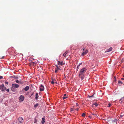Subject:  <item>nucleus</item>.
<instances>
[{
    "mask_svg": "<svg viewBox=\"0 0 124 124\" xmlns=\"http://www.w3.org/2000/svg\"><path fill=\"white\" fill-rule=\"evenodd\" d=\"M75 109L74 108H71V110L70 111L71 112H72V111H75Z\"/></svg>",
    "mask_w": 124,
    "mask_h": 124,
    "instance_id": "nucleus-17",
    "label": "nucleus"
},
{
    "mask_svg": "<svg viewBox=\"0 0 124 124\" xmlns=\"http://www.w3.org/2000/svg\"><path fill=\"white\" fill-rule=\"evenodd\" d=\"M44 86L42 85H41L40 86V91H43L44 90Z\"/></svg>",
    "mask_w": 124,
    "mask_h": 124,
    "instance_id": "nucleus-7",
    "label": "nucleus"
},
{
    "mask_svg": "<svg viewBox=\"0 0 124 124\" xmlns=\"http://www.w3.org/2000/svg\"><path fill=\"white\" fill-rule=\"evenodd\" d=\"M121 79L122 80H124V78H121Z\"/></svg>",
    "mask_w": 124,
    "mask_h": 124,
    "instance_id": "nucleus-41",
    "label": "nucleus"
},
{
    "mask_svg": "<svg viewBox=\"0 0 124 124\" xmlns=\"http://www.w3.org/2000/svg\"><path fill=\"white\" fill-rule=\"evenodd\" d=\"M4 56H2V57H1V59H3L4 58Z\"/></svg>",
    "mask_w": 124,
    "mask_h": 124,
    "instance_id": "nucleus-40",
    "label": "nucleus"
},
{
    "mask_svg": "<svg viewBox=\"0 0 124 124\" xmlns=\"http://www.w3.org/2000/svg\"><path fill=\"white\" fill-rule=\"evenodd\" d=\"M2 78H3V77L2 76H0V79H2Z\"/></svg>",
    "mask_w": 124,
    "mask_h": 124,
    "instance_id": "nucleus-33",
    "label": "nucleus"
},
{
    "mask_svg": "<svg viewBox=\"0 0 124 124\" xmlns=\"http://www.w3.org/2000/svg\"><path fill=\"white\" fill-rule=\"evenodd\" d=\"M111 104L110 103H109L108 104L107 107H110L111 106Z\"/></svg>",
    "mask_w": 124,
    "mask_h": 124,
    "instance_id": "nucleus-21",
    "label": "nucleus"
},
{
    "mask_svg": "<svg viewBox=\"0 0 124 124\" xmlns=\"http://www.w3.org/2000/svg\"><path fill=\"white\" fill-rule=\"evenodd\" d=\"M32 63H34L33 65H35L36 64V63H34V62H32Z\"/></svg>",
    "mask_w": 124,
    "mask_h": 124,
    "instance_id": "nucleus-39",
    "label": "nucleus"
},
{
    "mask_svg": "<svg viewBox=\"0 0 124 124\" xmlns=\"http://www.w3.org/2000/svg\"><path fill=\"white\" fill-rule=\"evenodd\" d=\"M68 53V51H67L65 53H66V54H67Z\"/></svg>",
    "mask_w": 124,
    "mask_h": 124,
    "instance_id": "nucleus-37",
    "label": "nucleus"
},
{
    "mask_svg": "<svg viewBox=\"0 0 124 124\" xmlns=\"http://www.w3.org/2000/svg\"><path fill=\"white\" fill-rule=\"evenodd\" d=\"M24 98V97L22 95H21L19 98V100L21 101H23Z\"/></svg>",
    "mask_w": 124,
    "mask_h": 124,
    "instance_id": "nucleus-6",
    "label": "nucleus"
},
{
    "mask_svg": "<svg viewBox=\"0 0 124 124\" xmlns=\"http://www.w3.org/2000/svg\"><path fill=\"white\" fill-rule=\"evenodd\" d=\"M89 117L90 118V117H91L90 116H89Z\"/></svg>",
    "mask_w": 124,
    "mask_h": 124,
    "instance_id": "nucleus-43",
    "label": "nucleus"
},
{
    "mask_svg": "<svg viewBox=\"0 0 124 124\" xmlns=\"http://www.w3.org/2000/svg\"><path fill=\"white\" fill-rule=\"evenodd\" d=\"M123 99V100H124V96L121 99H120V100Z\"/></svg>",
    "mask_w": 124,
    "mask_h": 124,
    "instance_id": "nucleus-29",
    "label": "nucleus"
},
{
    "mask_svg": "<svg viewBox=\"0 0 124 124\" xmlns=\"http://www.w3.org/2000/svg\"><path fill=\"white\" fill-rule=\"evenodd\" d=\"M93 105H95V106L97 107L98 105V104L96 102L92 104V106H93Z\"/></svg>",
    "mask_w": 124,
    "mask_h": 124,
    "instance_id": "nucleus-16",
    "label": "nucleus"
},
{
    "mask_svg": "<svg viewBox=\"0 0 124 124\" xmlns=\"http://www.w3.org/2000/svg\"><path fill=\"white\" fill-rule=\"evenodd\" d=\"M5 83L6 84H7V85H8V82H5Z\"/></svg>",
    "mask_w": 124,
    "mask_h": 124,
    "instance_id": "nucleus-36",
    "label": "nucleus"
},
{
    "mask_svg": "<svg viewBox=\"0 0 124 124\" xmlns=\"http://www.w3.org/2000/svg\"><path fill=\"white\" fill-rule=\"evenodd\" d=\"M6 91L7 92H9V89H7L6 90Z\"/></svg>",
    "mask_w": 124,
    "mask_h": 124,
    "instance_id": "nucleus-34",
    "label": "nucleus"
},
{
    "mask_svg": "<svg viewBox=\"0 0 124 124\" xmlns=\"http://www.w3.org/2000/svg\"><path fill=\"white\" fill-rule=\"evenodd\" d=\"M86 70V69L83 68L80 70L79 74V76L80 78H81L82 80L85 77V73Z\"/></svg>",
    "mask_w": 124,
    "mask_h": 124,
    "instance_id": "nucleus-1",
    "label": "nucleus"
},
{
    "mask_svg": "<svg viewBox=\"0 0 124 124\" xmlns=\"http://www.w3.org/2000/svg\"><path fill=\"white\" fill-rule=\"evenodd\" d=\"M45 118H42L41 121V123L42 124H44L45 122Z\"/></svg>",
    "mask_w": 124,
    "mask_h": 124,
    "instance_id": "nucleus-10",
    "label": "nucleus"
},
{
    "mask_svg": "<svg viewBox=\"0 0 124 124\" xmlns=\"http://www.w3.org/2000/svg\"><path fill=\"white\" fill-rule=\"evenodd\" d=\"M83 49V50L84 51H85V48H84V47H83L82 48Z\"/></svg>",
    "mask_w": 124,
    "mask_h": 124,
    "instance_id": "nucleus-31",
    "label": "nucleus"
},
{
    "mask_svg": "<svg viewBox=\"0 0 124 124\" xmlns=\"http://www.w3.org/2000/svg\"><path fill=\"white\" fill-rule=\"evenodd\" d=\"M12 86L13 87L15 88H18L19 87V85L16 84H12Z\"/></svg>",
    "mask_w": 124,
    "mask_h": 124,
    "instance_id": "nucleus-4",
    "label": "nucleus"
},
{
    "mask_svg": "<svg viewBox=\"0 0 124 124\" xmlns=\"http://www.w3.org/2000/svg\"><path fill=\"white\" fill-rule=\"evenodd\" d=\"M16 83H20V84H21L22 83H23V82H22L21 81H18V80H16Z\"/></svg>",
    "mask_w": 124,
    "mask_h": 124,
    "instance_id": "nucleus-12",
    "label": "nucleus"
},
{
    "mask_svg": "<svg viewBox=\"0 0 124 124\" xmlns=\"http://www.w3.org/2000/svg\"><path fill=\"white\" fill-rule=\"evenodd\" d=\"M118 84H122L123 83V82H122L121 81H119L118 82Z\"/></svg>",
    "mask_w": 124,
    "mask_h": 124,
    "instance_id": "nucleus-20",
    "label": "nucleus"
},
{
    "mask_svg": "<svg viewBox=\"0 0 124 124\" xmlns=\"http://www.w3.org/2000/svg\"><path fill=\"white\" fill-rule=\"evenodd\" d=\"M82 116L83 117H84L85 116V114L84 113H83L82 114Z\"/></svg>",
    "mask_w": 124,
    "mask_h": 124,
    "instance_id": "nucleus-26",
    "label": "nucleus"
},
{
    "mask_svg": "<svg viewBox=\"0 0 124 124\" xmlns=\"http://www.w3.org/2000/svg\"><path fill=\"white\" fill-rule=\"evenodd\" d=\"M122 116H121V117H122Z\"/></svg>",
    "mask_w": 124,
    "mask_h": 124,
    "instance_id": "nucleus-45",
    "label": "nucleus"
},
{
    "mask_svg": "<svg viewBox=\"0 0 124 124\" xmlns=\"http://www.w3.org/2000/svg\"><path fill=\"white\" fill-rule=\"evenodd\" d=\"M18 120L20 123H23V118L22 117H19Z\"/></svg>",
    "mask_w": 124,
    "mask_h": 124,
    "instance_id": "nucleus-2",
    "label": "nucleus"
},
{
    "mask_svg": "<svg viewBox=\"0 0 124 124\" xmlns=\"http://www.w3.org/2000/svg\"><path fill=\"white\" fill-rule=\"evenodd\" d=\"M29 87L28 86H26L25 87L23 88V89L25 90V91H27L29 89Z\"/></svg>",
    "mask_w": 124,
    "mask_h": 124,
    "instance_id": "nucleus-11",
    "label": "nucleus"
},
{
    "mask_svg": "<svg viewBox=\"0 0 124 124\" xmlns=\"http://www.w3.org/2000/svg\"><path fill=\"white\" fill-rule=\"evenodd\" d=\"M67 97V96H66V94H64L63 96L62 97V98L63 99H66V98Z\"/></svg>",
    "mask_w": 124,
    "mask_h": 124,
    "instance_id": "nucleus-13",
    "label": "nucleus"
},
{
    "mask_svg": "<svg viewBox=\"0 0 124 124\" xmlns=\"http://www.w3.org/2000/svg\"><path fill=\"white\" fill-rule=\"evenodd\" d=\"M54 79H52L51 81V83L52 84H54Z\"/></svg>",
    "mask_w": 124,
    "mask_h": 124,
    "instance_id": "nucleus-18",
    "label": "nucleus"
},
{
    "mask_svg": "<svg viewBox=\"0 0 124 124\" xmlns=\"http://www.w3.org/2000/svg\"><path fill=\"white\" fill-rule=\"evenodd\" d=\"M37 120L36 118H35V120H34V123H37Z\"/></svg>",
    "mask_w": 124,
    "mask_h": 124,
    "instance_id": "nucleus-22",
    "label": "nucleus"
},
{
    "mask_svg": "<svg viewBox=\"0 0 124 124\" xmlns=\"http://www.w3.org/2000/svg\"><path fill=\"white\" fill-rule=\"evenodd\" d=\"M56 66L57 68H56V69H57V70H60V69L59 68L58 66L57 65H56Z\"/></svg>",
    "mask_w": 124,
    "mask_h": 124,
    "instance_id": "nucleus-24",
    "label": "nucleus"
},
{
    "mask_svg": "<svg viewBox=\"0 0 124 124\" xmlns=\"http://www.w3.org/2000/svg\"><path fill=\"white\" fill-rule=\"evenodd\" d=\"M88 52V51L87 49H86L85 50V51H84L83 52V53H82V54H81V55L82 56H84L86 54H87Z\"/></svg>",
    "mask_w": 124,
    "mask_h": 124,
    "instance_id": "nucleus-3",
    "label": "nucleus"
},
{
    "mask_svg": "<svg viewBox=\"0 0 124 124\" xmlns=\"http://www.w3.org/2000/svg\"><path fill=\"white\" fill-rule=\"evenodd\" d=\"M38 105H39V104L38 103L36 104L34 106V107L35 108H36V107H37L38 106Z\"/></svg>",
    "mask_w": 124,
    "mask_h": 124,
    "instance_id": "nucleus-19",
    "label": "nucleus"
},
{
    "mask_svg": "<svg viewBox=\"0 0 124 124\" xmlns=\"http://www.w3.org/2000/svg\"><path fill=\"white\" fill-rule=\"evenodd\" d=\"M58 70H57V69H55V73H56L57 72Z\"/></svg>",
    "mask_w": 124,
    "mask_h": 124,
    "instance_id": "nucleus-28",
    "label": "nucleus"
},
{
    "mask_svg": "<svg viewBox=\"0 0 124 124\" xmlns=\"http://www.w3.org/2000/svg\"><path fill=\"white\" fill-rule=\"evenodd\" d=\"M82 64V63H80L79 64V65H78V66H79L80 65H81Z\"/></svg>",
    "mask_w": 124,
    "mask_h": 124,
    "instance_id": "nucleus-32",
    "label": "nucleus"
},
{
    "mask_svg": "<svg viewBox=\"0 0 124 124\" xmlns=\"http://www.w3.org/2000/svg\"><path fill=\"white\" fill-rule=\"evenodd\" d=\"M123 78H124V75H123Z\"/></svg>",
    "mask_w": 124,
    "mask_h": 124,
    "instance_id": "nucleus-44",
    "label": "nucleus"
},
{
    "mask_svg": "<svg viewBox=\"0 0 124 124\" xmlns=\"http://www.w3.org/2000/svg\"><path fill=\"white\" fill-rule=\"evenodd\" d=\"M76 106H78V103H76Z\"/></svg>",
    "mask_w": 124,
    "mask_h": 124,
    "instance_id": "nucleus-38",
    "label": "nucleus"
},
{
    "mask_svg": "<svg viewBox=\"0 0 124 124\" xmlns=\"http://www.w3.org/2000/svg\"><path fill=\"white\" fill-rule=\"evenodd\" d=\"M39 96L38 94L37 93L36 94L35 99L36 100H38V97Z\"/></svg>",
    "mask_w": 124,
    "mask_h": 124,
    "instance_id": "nucleus-15",
    "label": "nucleus"
},
{
    "mask_svg": "<svg viewBox=\"0 0 124 124\" xmlns=\"http://www.w3.org/2000/svg\"><path fill=\"white\" fill-rule=\"evenodd\" d=\"M79 66H77V71L79 69Z\"/></svg>",
    "mask_w": 124,
    "mask_h": 124,
    "instance_id": "nucleus-27",
    "label": "nucleus"
},
{
    "mask_svg": "<svg viewBox=\"0 0 124 124\" xmlns=\"http://www.w3.org/2000/svg\"><path fill=\"white\" fill-rule=\"evenodd\" d=\"M79 108H77L76 109H75V110H77V111H78V109H79Z\"/></svg>",
    "mask_w": 124,
    "mask_h": 124,
    "instance_id": "nucleus-35",
    "label": "nucleus"
},
{
    "mask_svg": "<svg viewBox=\"0 0 124 124\" xmlns=\"http://www.w3.org/2000/svg\"><path fill=\"white\" fill-rule=\"evenodd\" d=\"M117 121V120L116 119H114L112 120V123H115Z\"/></svg>",
    "mask_w": 124,
    "mask_h": 124,
    "instance_id": "nucleus-14",
    "label": "nucleus"
},
{
    "mask_svg": "<svg viewBox=\"0 0 124 124\" xmlns=\"http://www.w3.org/2000/svg\"><path fill=\"white\" fill-rule=\"evenodd\" d=\"M112 49V47H110L109 49L107 50L105 52V53L109 52L111 51Z\"/></svg>",
    "mask_w": 124,
    "mask_h": 124,
    "instance_id": "nucleus-9",
    "label": "nucleus"
},
{
    "mask_svg": "<svg viewBox=\"0 0 124 124\" xmlns=\"http://www.w3.org/2000/svg\"><path fill=\"white\" fill-rule=\"evenodd\" d=\"M63 62H61L59 61H58L57 64L59 65H63Z\"/></svg>",
    "mask_w": 124,
    "mask_h": 124,
    "instance_id": "nucleus-8",
    "label": "nucleus"
},
{
    "mask_svg": "<svg viewBox=\"0 0 124 124\" xmlns=\"http://www.w3.org/2000/svg\"><path fill=\"white\" fill-rule=\"evenodd\" d=\"M92 114V115H94V113H92V114Z\"/></svg>",
    "mask_w": 124,
    "mask_h": 124,
    "instance_id": "nucleus-42",
    "label": "nucleus"
},
{
    "mask_svg": "<svg viewBox=\"0 0 124 124\" xmlns=\"http://www.w3.org/2000/svg\"><path fill=\"white\" fill-rule=\"evenodd\" d=\"M5 87L3 85H0V89L2 91H3L4 90Z\"/></svg>",
    "mask_w": 124,
    "mask_h": 124,
    "instance_id": "nucleus-5",
    "label": "nucleus"
},
{
    "mask_svg": "<svg viewBox=\"0 0 124 124\" xmlns=\"http://www.w3.org/2000/svg\"><path fill=\"white\" fill-rule=\"evenodd\" d=\"M94 94H93L91 96H89V95H88V96H89V98H90L92 97H93V95H94Z\"/></svg>",
    "mask_w": 124,
    "mask_h": 124,
    "instance_id": "nucleus-25",
    "label": "nucleus"
},
{
    "mask_svg": "<svg viewBox=\"0 0 124 124\" xmlns=\"http://www.w3.org/2000/svg\"><path fill=\"white\" fill-rule=\"evenodd\" d=\"M114 81H116V78L115 77L114 78Z\"/></svg>",
    "mask_w": 124,
    "mask_h": 124,
    "instance_id": "nucleus-30",
    "label": "nucleus"
},
{
    "mask_svg": "<svg viewBox=\"0 0 124 124\" xmlns=\"http://www.w3.org/2000/svg\"><path fill=\"white\" fill-rule=\"evenodd\" d=\"M66 53H64L63 54V56H64V57H66Z\"/></svg>",
    "mask_w": 124,
    "mask_h": 124,
    "instance_id": "nucleus-23",
    "label": "nucleus"
}]
</instances>
